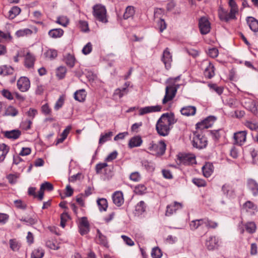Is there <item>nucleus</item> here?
Returning a JSON list of instances; mask_svg holds the SVG:
<instances>
[{
    "mask_svg": "<svg viewBox=\"0 0 258 258\" xmlns=\"http://www.w3.org/2000/svg\"><path fill=\"white\" fill-rule=\"evenodd\" d=\"M177 120L173 113H165L162 114L156 124L157 133L161 136H167Z\"/></svg>",
    "mask_w": 258,
    "mask_h": 258,
    "instance_id": "nucleus-1",
    "label": "nucleus"
},
{
    "mask_svg": "<svg viewBox=\"0 0 258 258\" xmlns=\"http://www.w3.org/2000/svg\"><path fill=\"white\" fill-rule=\"evenodd\" d=\"M228 5L230 8V12L224 9L223 7L219 8L218 16L221 21L227 22L230 20L236 19V14L238 12V6L234 0H228Z\"/></svg>",
    "mask_w": 258,
    "mask_h": 258,
    "instance_id": "nucleus-2",
    "label": "nucleus"
},
{
    "mask_svg": "<svg viewBox=\"0 0 258 258\" xmlns=\"http://www.w3.org/2000/svg\"><path fill=\"white\" fill-rule=\"evenodd\" d=\"M179 76L174 78H170L166 81V83L168 84V85L165 88V94L162 100L163 104L172 100L175 96L178 85H175V83L179 80Z\"/></svg>",
    "mask_w": 258,
    "mask_h": 258,
    "instance_id": "nucleus-3",
    "label": "nucleus"
},
{
    "mask_svg": "<svg viewBox=\"0 0 258 258\" xmlns=\"http://www.w3.org/2000/svg\"><path fill=\"white\" fill-rule=\"evenodd\" d=\"M106 13L105 7L102 5L97 4L93 7V15L95 19L100 22L104 23L108 22Z\"/></svg>",
    "mask_w": 258,
    "mask_h": 258,
    "instance_id": "nucleus-4",
    "label": "nucleus"
},
{
    "mask_svg": "<svg viewBox=\"0 0 258 258\" xmlns=\"http://www.w3.org/2000/svg\"><path fill=\"white\" fill-rule=\"evenodd\" d=\"M166 146V144L163 141H160L157 144H155L152 142L150 144L148 149L151 152L152 154L159 156L164 154Z\"/></svg>",
    "mask_w": 258,
    "mask_h": 258,
    "instance_id": "nucleus-5",
    "label": "nucleus"
},
{
    "mask_svg": "<svg viewBox=\"0 0 258 258\" xmlns=\"http://www.w3.org/2000/svg\"><path fill=\"white\" fill-rule=\"evenodd\" d=\"M207 138L204 135L198 132L195 134L192 140V145L194 147L199 149L205 148L207 145Z\"/></svg>",
    "mask_w": 258,
    "mask_h": 258,
    "instance_id": "nucleus-6",
    "label": "nucleus"
},
{
    "mask_svg": "<svg viewBox=\"0 0 258 258\" xmlns=\"http://www.w3.org/2000/svg\"><path fill=\"white\" fill-rule=\"evenodd\" d=\"M199 27L201 33L206 35L209 33L211 30V23L206 17H202L199 20Z\"/></svg>",
    "mask_w": 258,
    "mask_h": 258,
    "instance_id": "nucleus-7",
    "label": "nucleus"
},
{
    "mask_svg": "<svg viewBox=\"0 0 258 258\" xmlns=\"http://www.w3.org/2000/svg\"><path fill=\"white\" fill-rule=\"evenodd\" d=\"M244 107L255 115H258V102L251 99H246L244 102Z\"/></svg>",
    "mask_w": 258,
    "mask_h": 258,
    "instance_id": "nucleus-8",
    "label": "nucleus"
},
{
    "mask_svg": "<svg viewBox=\"0 0 258 258\" xmlns=\"http://www.w3.org/2000/svg\"><path fill=\"white\" fill-rule=\"evenodd\" d=\"M17 87L18 89L23 92H27L30 87V82L29 79L26 77H20L17 81Z\"/></svg>",
    "mask_w": 258,
    "mask_h": 258,
    "instance_id": "nucleus-9",
    "label": "nucleus"
},
{
    "mask_svg": "<svg viewBox=\"0 0 258 258\" xmlns=\"http://www.w3.org/2000/svg\"><path fill=\"white\" fill-rule=\"evenodd\" d=\"M205 246L207 249L210 251H213L219 247V240L214 236L209 237L206 241Z\"/></svg>",
    "mask_w": 258,
    "mask_h": 258,
    "instance_id": "nucleus-10",
    "label": "nucleus"
},
{
    "mask_svg": "<svg viewBox=\"0 0 258 258\" xmlns=\"http://www.w3.org/2000/svg\"><path fill=\"white\" fill-rule=\"evenodd\" d=\"M247 132L245 131H239L234 134V144L242 146L245 142Z\"/></svg>",
    "mask_w": 258,
    "mask_h": 258,
    "instance_id": "nucleus-11",
    "label": "nucleus"
},
{
    "mask_svg": "<svg viewBox=\"0 0 258 258\" xmlns=\"http://www.w3.org/2000/svg\"><path fill=\"white\" fill-rule=\"evenodd\" d=\"M216 120V117L213 116H209L203 121L197 123V128L200 130H203L208 128L212 126L215 121Z\"/></svg>",
    "mask_w": 258,
    "mask_h": 258,
    "instance_id": "nucleus-12",
    "label": "nucleus"
},
{
    "mask_svg": "<svg viewBox=\"0 0 258 258\" xmlns=\"http://www.w3.org/2000/svg\"><path fill=\"white\" fill-rule=\"evenodd\" d=\"M162 106L160 105L148 106L140 108L139 109V115H143L146 114L160 112L161 111Z\"/></svg>",
    "mask_w": 258,
    "mask_h": 258,
    "instance_id": "nucleus-13",
    "label": "nucleus"
},
{
    "mask_svg": "<svg viewBox=\"0 0 258 258\" xmlns=\"http://www.w3.org/2000/svg\"><path fill=\"white\" fill-rule=\"evenodd\" d=\"M182 204L181 203L174 202L173 203L168 205L166 207V215L169 216L178 210L181 209Z\"/></svg>",
    "mask_w": 258,
    "mask_h": 258,
    "instance_id": "nucleus-14",
    "label": "nucleus"
},
{
    "mask_svg": "<svg viewBox=\"0 0 258 258\" xmlns=\"http://www.w3.org/2000/svg\"><path fill=\"white\" fill-rule=\"evenodd\" d=\"M203 64L206 66L204 71V75L206 78L211 79L215 75V68L214 65L209 61H204Z\"/></svg>",
    "mask_w": 258,
    "mask_h": 258,
    "instance_id": "nucleus-15",
    "label": "nucleus"
},
{
    "mask_svg": "<svg viewBox=\"0 0 258 258\" xmlns=\"http://www.w3.org/2000/svg\"><path fill=\"white\" fill-rule=\"evenodd\" d=\"M79 228L81 235L87 234L89 231V224L87 218L83 217L80 219Z\"/></svg>",
    "mask_w": 258,
    "mask_h": 258,
    "instance_id": "nucleus-16",
    "label": "nucleus"
},
{
    "mask_svg": "<svg viewBox=\"0 0 258 258\" xmlns=\"http://www.w3.org/2000/svg\"><path fill=\"white\" fill-rule=\"evenodd\" d=\"M24 56L25 67L28 69L33 68L36 60L35 56L28 51Z\"/></svg>",
    "mask_w": 258,
    "mask_h": 258,
    "instance_id": "nucleus-17",
    "label": "nucleus"
},
{
    "mask_svg": "<svg viewBox=\"0 0 258 258\" xmlns=\"http://www.w3.org/2000/svg\"><path fill=\"white\" fill-rule=\"evenodd\" d=\"M162 60L164 63L166 69L168 70L170 68L172 58L168 48H166L163 51Z\"/></svg>",
    "mask_w": 258,
    "mask_h": 258,
    "instance_id": "nucleus-18",
    "label": "nucleus"
},
{
    "mask_svg": "<svg viewBox=\"0 0 258 258\" xmlns=\"http://www.w3.org/2000/svg\"><path fill=\"white\" fill-rule=\"evenodd\" d=\"M113 203L117 207L121 206L124 203L123 194L120 191H115L112 196Z\"/></svg>",
    "mask_w": 258,
    "mask_h": 258,
    "instance_id": "nucleus-19",
    "label": "nucleus"
},
{
    "mask_svg": "<svg viewBox=\"0 0 258 258\" xmlns=\"http://www.w3.org/2000/svg\"><path fill=\"white\" fill-rule=\"evenodd\" d=\"M197 111V108L194 106H186L181 108L180 111L182 115L189 116L194 115Z\"/></svg>",
    "mask_w": 258,
    "mask_h": 258,
    "instance_id": "nucleus-20",
    "label": "nucleus"
},
{
    "mask_svg": "<svg viewBox=\"0 0 258 258\" xmlns=\"http://www.w3.org/2000/svg\"><path fill=\"white\" fill-rule=\"evenodd\" d=\"M243 208L247 212L254 214L257 211L256 205L250 201L246 202L243 205Z\"/></svg>",
    "mask_w": 258,
    "mask_h": 258,
    "instance_id": "nucleus-21",
    "label": "nucleus"
},
{
    "mask_svg": "<svg viewBox=\"0 0 258 258\" xmlns=\"http://www.w3.org/2000/svg\"><path fill=\"white\" fill-rule=\"evenodd\" d=\"M247 186L254 196L258 195V183L255 180L252 179H248Z\"/></svg>",
    "mask_w": 258,
    "mask_h": 258,
    "instance_id": "nucleus-22",
    "label": "nucleus"
},
{
    "mask_svg": "<svg viewBox=\"0 0 258 258\" xmlns=\"http://www.w3.org/2000/svg\"><path fill=\"white\" fill-rule=\"evenodd\" d=\"M64 31L62 29L55 28L50 30L48 35L51 38L57 39L61 37Z\"/></svg>",
    "mask_w": 258,
    "mask_h": 258,
    "instance_id": "nucleus-23",
    "label": "nucleus"
},
{
    "mask_svg": "<svg viewBox=\"0 0 258 258\" xmlns=\"http://www.w3.org/2000/svg\"><path fill=\"white\" fill-rule=\"evenodd\" d=\"M246 22L249 28L253 32L258 31V21L252 17H248L246 18Z\"/></svg>",
    "mask_w": 258,
    "mask_h": 258,
    "instance_id": "nucleus-24",
    "label": "nucleus"
},
{
    "mask_svg": "<svg viewBox=\"0 0 258 258\" xmlns=\"http://www.w3.org/2000/svg\"><path fill=\"white\" fill-rule=\"evenodd\" d=\"M97 242L106 247H108V244L106 236L103 235L99 230H97Z\"/></svg>",
    "mask_w": 258,
    "mask_h": 258,
    "instance_id": "nucleus-25",
    "label": "nucleus"
},
{
    "mask_svg": "<svg viewBox=\"0 0 258 258\" xmlns=\"http://www.w3.org/2000/svg\"><path fill=\"white\" fill-rule=\"evenodd\" d=\"M142 140L139 136H135L131 138L128 143V146L131 148L140 146L142 143Z\"/></svg>",
    "mask_w": 258,
    "mask_h": 258,
    "instance_id": "nucleus-26",
    "label": "nucleus"
},
{
    "mask_svg": "<svg viewBox=\"0 0 258 258\" xmlns=\"http://www.w3.org/2000/svg\"><path fill=\"white\" fill-rule=\"evenodd\" d=\"M203 175L206 177H210L213 172V166L210 163H206L202 167Z\"/></svg>",
    "mask_w": 258,
    "mask_h": 258,
    "instance_id": "nucleus-27",
    "label": "nucleus"
},
{
    "mask_svg": "<svg viewBox=\"0 0 258 258\" xmlns=\"http://www.w3.org/2000/svg\"><path fill=\"white\" fill-rule=\"evenodd\" d=\"M180 161L184 164H191L195 162V157L191 154H187L180 157Z\"/></svg>",
    "mask_w": 258,
    "mask_h": 258,
    "instance_id": "nucleus-28",
    "label": "nucleus"
},
{
    "mask_svg": "<svg viewBox=\"0 0 258 258\" xmlns=\"http://www.w3.org/2000/svg\"><path fill=\"white\" fill-rule=\"evenodd\" d=\"M21 135V132L19 130H12L6 131L5 133V137L8 139H17Z\"/></svg>",
    "mask_w": 258,
    "mask_h": 258,
    "instance_id": "nucleus-29",
    "label": "nucleus"
},
{
    "mask_svg": "<svg viewBox=\"0 0 258 258\" xmlns=\"http://www.w3.org/2000/svg\"><path fill=\"white\" fill-rule=\"evenodd\" d=\"M97 204L100 211L102 212L106 211L108 207V203L106 199H98L97 201Z\"/></svg>",
    "mask_w": 258,
    "mask_h": 258,
    "instance_id": "nucleus-30",
    "label": "nucleus"
},
{
    "mask_svg": "<svg viewBox=\"0 0 258 258\" xmlns=\"http://www.w3.org/2000/svg\"><path fill=\"white\" fill-rule=\"evenodd\" d=\"M86 97V92L84 89L77 91L74 94V98L79 102L84 101L85 100Z\"/></svg>",
    "mask_w": 258,
    "mask_h": 258,
    "instance_id": "nucleus-31",
    "label": "nucleus"
},
{
    "mask_svg": "<svg viewBox=\"0 0 258 258\" xmlns=\"http://www.w3.org/2000/svg\"><path fill=\"white\" fill-rule=\"evenodd\" d=\"M113 134L112 132H109L104 134H101L99 140V144L101 145L104 143L111 140Z\"/></svg>",
    "mask_w": 258,
    "mask_h": 258,
    "instance_id": "nucleus-32",
    "label": "nucleus"
},
{
    "mask_svg": "<svg viewBox=\"0 0 258 258\" xmlns=\"http://www.w3.org/2000/svg\"><path fill=\"white\" fill-rule=\"evenodd\" d=\"M14 69L11 66H3L0 67V75L7 76L13 73Z\"/></svg>",
    "mask_w": 258,
    "mask_h": 258,
    "instance_id": "nucleus-33",
    "label": "nucleus"
},
{
    "mask_svg": "<svg viewBox=\"0 0 258 258\" xmlns=\"http://www.w3.org/2000/svg\"><path fill=\"white\" fill-rule=\"evenodd\" d=\"M127 93L128 89L126 87H124L122 89L118 88L114 91L113 97L114 98H117L118 97L119 98H121L124 95L127 94Z\"/></svg>",
    "mask_w": 258,
    "mask_h": 258,
    "instance_id": "nucleus-34",
    "label": "nucleus"
},
{
    "mask_svg": "<svg viewBox=\"0 0 258 258\" xmlns=\"http://www.w3.org/2000/svg\"><path fill=\"white\" fill-rule=\"evenodd\" d=\"M21 12V9L17 7H13L9 12V18L10 19H13L18 16Z\"/></svg>",
    "mask_w": 258,
    "mask_h": 258,
    "instance_id": "nucleus-35",
    "label": "nucleus"
},
{
    "mask_svg": "<svg viewBox=\"0 0 258 258\" xmlns=\"http://www.w3.org/2000/svg\"><path fill=\"white\" fill-rule=\"evenodd\" d=\"M135 13V9L133 6H128L126 7L125 12L123 14V18L127 19L133 17Z\"/></svg>",
    "mask_w": 258,
    "mask_h": 258,
    "instance_id": "nucleus-36",
    "label": "nucleus"
},
{
    "mask_svg": "<svg viewBox=\"0 0 258 258\" xmlns=\"http://www.w3.org/2000/svg\"><path fill=\"white\" fill-rule=\"evenodd\" d=\"M244 226L246 231L249 233L252 234L255 232L256 226L254 222H247L245 224Z\"/></svg>",
    "mask_w": 258,
    "mask_h": 258,
    "instance_id": "nucleus-37",
    "label": "nucleus"
},
{
    "mask_svg": "<svg viewBox=\"0 0 258 258\" xmlns=\"http://www.w3.org/2000/svg\"><path fill=\"white\" fill-rule=\"evenodd\" d=\"M66 73V68L63 66H60L56 69V75L59 79H62L65 77Z\"/></svg>",
    "mask_w": 258,
    "mask_h": 258,
    "instance_id": "nucleus-38",
    "label": "nucleus"
},
{
    "mask_svg": "<svg viewBox=\"0 0 258 258\" xmlns=\"http://www.w3.org/2000/svg\"><path fill=\"white\" fill-rule=\"evenodd\" d=\"M203 224H204V219L195 220L190 222L189 226L191 230H195Z\"/></svg>",
    "mask_w": 258,
    "mask_h": 258,
    "instance_id": "nucleus-39",
    "label": "nucleus"
},
{
    "mask_svg": "<svg viewBox=\"0 0 258 258\" xmlns=\"http://www.w3.org/2000/svg\"><path fill=\"white\" fill-rule=\"evenodd\" d=\"M56 23L63 27H67L69 23V19L66 16H59L57 18Z\"/></svg>",
    "mask_w": 258,
    "mask_h": 258,
    "instance_id": "nucleus-40",
    "label": "nucleus"
},
{
    "mask_svg": "<svg viewBox=\"0 0 258 258\" xmlns=\"http://www.w3.org/2000/svg\"><path fill=\"white\" fill-rule=\"evenodd\" d=\"M32 33V31L28 28L21 29L16 32V35L18 37H24L30 35Z\"/></svg>",
    "mask_w": 258,
    "mask_h": 258,
    "instance_id": "nucleus-41",
    "label": "nucleus"
},
{
    "mask_svg": "<svg viewBox=\"0 0 258 258\" xmlns=\"http://www.w3.org/2000/svg\"><path fill=\"white\" fill-rule=\"evenodd\" d=\"M10 246L13 251H17L21 247V244L15 239L10 240Z\"/></svg>",
    "mask_w": 258,
    "mask_h": 258,
    "instance_id": "nucleus-42",
    "label": "nucleus"
},
{
    "mask_svg": "<svg viewBox=\"0 0 258 258\" xmlns=\"http://www.w3.org/2000/svg\"><path fill=\"white\" fill-rule=\"evenodd\" d=\"M65 62L70 68H73L75 65V58L73 55L69 54L65 57Z\"/></svg>",
    "mask_w": 258,
    "mask_h": 258,
    "instance_id": "nucleus-43",
    "label": "nucleus"
},
{
    "mask_svg": "<svg viewBox=\"0 0 258 258\" xmlns=\"http://www.w3.org/2000/svg\"><path fill=\"white\" fill-rule=\"evenodd\" d=\"M18 111L12 106H9L5 111L4 115L15 116L18 114Z\"/></svg>",
    "mask_w": 258,
    "mask_h": 258,
    "instance_id": "nucleus-44",
    "label": "nucleus"
},
{
    "mask_svg": "<svg viewBox=\"0 0 258 258\" xmlns=\"http://www.w3.org/2000/svg\"><path fill=\"white\" fill-rule=\"evenodd\" d=\"M162 255V251L158 247L153 248L151 251V256L153 258H161Z\"/></svg>",
    "mask_w": 258,
    "mask_h": 258,
    "instance_id": "nucleus-45",
    "label": "nucleus"
},
{
    "mask_svg": "<svg viewBox=\"0 0 258 258\" xmlns=\"http://www.w3.org/2000/svg\"><path fill=\"white\" fill-rule=\"evenodd\" d=\"M44 255V251L42 249H34L32 254L31 258H42Z\"/></svg>",
    "mask_w": 258,
    "mask_h": 258,
    "instance_id": "nucleus-46",
    "label": "nucleus"
},
{
    "mask_svg": "<svg viewBox=\"0 0 258 258\" xmlns=\"http://www.w3.org/2000/svg\"><path fill=\"white\" fill-rule=\"evenodd\" d=\"M222 130L220 129L218 130H213L210 132L213 139L217 141L219 140L221 136Z\"/></svg>",
    "mask_w": 258,
    "mask_h": 258,
    "instance_id": "nucleus-47",
    "label": "nucleus"
},
{
    "mask_svg": "<svg viewBox=\"0 0 258 258\" xmlns=\"http://www.w3.org/2000/svg\"><path fill=\"white\" fill-rule=\"evenodd\" d=\"M146 210V205L144 201H140L136 206V211L139 214H142Z\"/></svg>",
    "mask_w": 258,
    "mask_h": 258,
    "instance_id": "nucleus-48",
    "label": "nucleus"
},
{
    "mask_svg": "<svg viewBox=\"0 0 258 258\" xmlns=\"http://www.w3.org/2000/svg\"><path fill=\"white\" fill-rule=\"evenodd\" d=\"M222 190L223 194L228 197H231L232 196L233 191L231 190L230 186L227 184H224L222 187Z\"/></svg>",
    "mask_w": 258,
    "mask_h": 258,
    "instance_id": "nucleus-49",
    "label": "nucleus"
},
{
    "mask_svg": "<svg viewBox=\"0 0 258 258\" xmlns=\"http://www.w3.org/2000/svg\"><path fill=\"white\" fill-rule=\"evenodd\" d=\"M147 188L144 184H139L136 186L135 192L138 195H143L146 192Z\"/></svg>",
    "mask_w": 258,
    "mask_h": 258,
    "instance_id": "nucleus-50",
    "label": "nucleus"
},
{
    "mask_svg": "<svg viewBox=\"0 0 258 258\" xmlns=\"http://www.w3.org/2000/svg\"><path fill=\"white\" fill-rule=\"evenodd\" d=\"M46 57L50 59H53L56 57L57 55V52L54 49H49L45 52Z\"/></svg>",
    "mask_w": 258,
    "mask_h": 258,
    "instance_id": "nucleus-51",
    "label": "nucleus"
},
{
    "mask_svg": "<svg viewBox=\"0 0 258 258\" xmlns=\"http://www.w3.org/2000/svg\"><path fill=\"white\" fill-rule=\"evenodd\" d=\"M20 174L18 173L10 174L7 176V178L11 184H14L17 182V179L19 177Z\"/></svg>",
    "mask_w": 258,
    "mask_h": 258,
    "instance_id": "nucleus-52",
    "label": "nucleus"
},
{
    "mask_svg": "<svg viewBox=\"0 0 258 258\" xmlns=\"http://www.w3.org/2000/svg\"><path fill=\"white\" fill-rule=\"evenodd\" d=\"M12 39V36L10 33L9 32L5 33L3 31H0V42H2L7 40H11Z\"/></svg>",
    "mask_w": 258,
    "mask_h": 258,
    "instance_id": "nucleus-53",
    "label": "nucleus"
},
{
    "mask_svg": "<svg viewBox=\"0 0 258 258\" xmlns=\"http://www.w3.org/2000/svg\"><path fill=\"white\" fill-rule=\"evenodd\" d=\"M204 224L208 228H215L217 227V223L209 220L208 219H204Z\"/></svg>",
    "mask_w": 258,
    "mask_h": 258,
    "instance_id": "nucleus-54",
    "label": "nucleus"
},
{
    "mask_svg": "<svg viewBox=\"0 0 258 258\" xmlns=\"http://www.w3.org/2000/svg\"><path fill=\"white\" fill-rule=\"evenodd\" d=\"M79 26L82 31H89L88 24L87 21L80 20L79 21Z\"/></svg>",
    "mask_w": 258,
    "mask_h": 258,
    "instance_id": "nucleus-55",
    "label": "nucleus"
},
{
    "mask_svg": "<svg viewBox=\"0 0 258 258\" xmlns=\"http://www.w3.org/2000/svg\"><path fill=\"white\" fill-rule=\"evenodd\" d=\"M245 126L251 131L258 130V122H253L247 121L245 123Z\"/></svg>",
    "mask_w": 258,
    "mask_h": 258,
    "instance_id": "nucleus-56",
    "label": "nucleus"
},
{
    "mask_svg": "<svg viewBox=\"0 0 258 258\" xmlns=\"http://www.w3.org/2000/svg\"><path fill=\"white\" fill-rule=\"evenodd\" d=\"M40 187H41V189H43V191L45 190L47 191H52L53 189V185L49 182H45L41 184Z\"/></svg>",
    "mask_w": 258,
    "mask_h": 258,
    "instance_id": "nucleus-57",
    "label": "nucleus"
},
{
    "mask_svg": "<svg viewBox=\"0 0 258 258\" xmlns=\"http://www.w3.org/2000/svg\"><path fill=\"white\" fill-rule=\"evenodd\" d=\"M192 182L199 187H203L206 185V182L205 180L200 178H194L192 179Z\"/></svg>",
    "mask_w": 258,
    "mask_h": 258,
    "instance_id": "nucleus-58",
    "label": "nucleus"
},
{
    "mask_svg": "<svg viewBox=\"0 0 258 258\" xmlns=\"http://www.w3.org/2000/svg\"><path fill=\"white\" fill-rule=\"evenodd\" d=\"M16 207L18 209L24 210L27 207V205L21 200H17L14 201Z\"/></svg>",
    "mask_w": 258,
    "mask_h": 258,
    "instance_id": "nucleus-59",
    "label": "nucleus"
},
{
    "mask_svg": "<svg viewBox=\"0 0 258 258\" xmlns=\"http://www.w3.org/2000/svg\"><path fill=\"white\" fill-rule=\"evenodd\" d=\"M92 50V45L91 42H88L82 49V53L85 55L89 54Z\"/></svg>",
    "mask_w": 258,
    "mask_h": 258,
    "instance_id": "nucleus-60",
    "label": "nucleus"
},
{
    "mask_svg": "<svg viewBox=\"0 0 258 258\" xmlns=\"http://www.w3.org/2000/svg\"><path fill=\"white\" fill-rule=\"evenodd\" d=\"M64 103V98L63 96H60L55 104L54 108L56 110H59Z\"/></svg>",
    "mask_w": 258,
    "mask_h": 258,
    "instance_id": "nucleus-61",
    "label": "nucleus"
},
{
    "mask_svg": "<svg viewBox=\"0 0 258 258\" xmlns=\"http://www.w3.org/2000/svg\"><path fill=\"white\" fill-rule=\"evenodd\" d=\"M130 179L135 182H138L141 179V175L138 172H134L131 174Z\"/></svg>",
    "mask_w": 258,
    "mask_h": 258,
    "instance_id": "nucleus-62",
    "label": "nucleus"
},
{
    "mask_svg": "<svg viewBox=\"0 0 258 258\" xmlns=\"http://www.w3.org/2000/svg\"><path fill=\"white\" fill-rule=\"evenodd\" d=\"M108 166L106 163H98L96 165L95 169L96 172L97 174L101 173L102 172V170L104 169Z\"/></svg>",
    "mask_w": 258,
    "mask_h": 258,
    "instance_id": "nucleus-63",
    "label": "nucleus"
},
{
    "mask_svg": "<svg viewBox=\"0 0 258 258\" xmlns=\"http://www.w3.org/2000/svg\"><path fill=\"white\" fill-rule=\"evenodd\" d=\"M21 221L24 222L28 224L33 225L37 222V219L35 218H33L32 217L26 218H22L20 219Z\"/></svg>",
    "mask_w": 258,
    "mask_h": 258,
    "instance_id": "nucleus-64",
    "label": "nucleus"
}]
</instances>
